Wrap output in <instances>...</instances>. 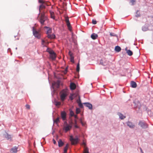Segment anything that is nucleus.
<instances>
[{
    "label": "nucleus",
    "mask_w": 153,
    "mask_h": 153,
    "mask_svg": "<svg viewBox=\"0 0 153 153\" xmlns=\"http://www.w3.org/2000/svg\"><path fill=\"white\" fill-rule=\"evenodd\" d=\"M69 54L70 57H74L73 53L71 51L69 52Z\"/></svg>",
    "instance_id": "nucleus-33"
},
{
    "label": "nucleus",
    "mask_w": 153,
    "mask_h": 153,
    "mask_svg": "<svg viewBox=\"0 0 153 153\" xmlns=\"http://www.w3.org/2000/svg\"><path fill=\"white\" fill-rule=\"evenodd\" d=\"M74 127L76 128H78V126L77 125H76L74 126Z\"/></svg>",
    "instance_id": "nucleus-49"
},
{
    "label": "nucleus",
    "mask_w": 153,
    "mask_h": 153,
    "mask_svg": "<svg viewBox=\"0 0 153 153\" xmlns=\"http://www.w3.org/2000/svg\"><path fill=\"white\" fill-rule=\"evenodd\" d=\"M61 117L63 120H65L66 118V113L64 111L62 112L61 113Z\"/></svg>",
    "instance_id": "nucleus-11"
},
{
    "label": "nucleus",
    "mask_w": 153,
    "mask_h": 153,
    "mask_svg": "<svg viewBox=\"0 0 153 153\" xmlns=\"http://www.w3.org/2000/svg\"><path fill=\"white\" fill-rule=\"evenodd\" d=\"M26 107L27 108L29 109H30V106L28 104L26 105H25Z\"/></svg>",
    "instance_id": "nucleus-40"
},
{
    "label": "nucleus",
    "mask_w": 153,
    "mask_h": 153,
    "mask_svg": "<svg viewBox=\"0 0 153 153\" xmlns=\"http://www.w3.org/2000/svg\"><path fill=\"white\" fill-rule=\"evenodd\" d=\"M121 50V48L120 47L117 46L115 47V50L117 52H120Z\"/></svg>",
    "instance_id": "nucleus-25"
},
{
    "label": "nucleus",
    "mask_w": 153,
    "mask_h": 153,
    "mask_svg": "<svg viewBox=\"0 0 153 153\" xmlns=\"http://www.w3.org/2000/svg\"><path fill=\"white\" fill-rule=\"evenodd\" d=\"M140 150H141V153H142L143 152L142 151V149L141 148H140Z\"/></svg>",
    "instance_id": "nucleus-51"
},
{
    "label": "nucleus",
    "mask_w": 153,
    "mask_h": 153,
    "mask_svg": "<svg viewBox=\"0 0 153 153\" xmlns=\"http://www.w3.org/2000/svg\"><path fill=\"white\" fill-rule=\"evenodd\" d=\"M138 11H137V12H136V13H138Z\"/></svg>",
    "instance_id": "nucleus-53"
},
{
    "label": "nucleus",
    "mask_w": 153,
    "mask_h": 153,
    "mask_svg": "<svg viewBox=\"0 0 153 153\" xmlns=\"http://www.w3.org/2000/svg\"><path fill=\"white\" fill-rule=\"evenodd\" d=\"M78 95V94H77L76 95V96H77V95Z\"/></svg>",
    "instance_id": "nucleus-55"
},
{
    "label": "nucleus",
    "mask_w": 153,
    "mask_h": 153,
    "mask_svg": "<svg viewBox=\"0 0 153 153\" xmlns=\"http://www.w3.org/2000/svg\"><path fill=\"white\" fill-rule=\"evenodd\" d=\"M18 148L16 146L12 148L10 150L11 153H16L17 152Z\"/></svg>",
    "instance_id": "nucleus-13"
},
{
    "label": "nucleus",
    "mask_w": 153,
    "mask_h": 153,
    "mask_svg": "<svg viewBox=\"0 0 153 153\" xmlns=\"http://www.w3.org/2000/svg\"><path fill=\"white\" fill-rule=\"evenodd\" d=\"M142 153H144L143 152Z\"/></svg>",
    "instance_id": "nucleus-56"
},
{
    "label": "nucleus",
    "mask_w": 153,
    "mask_h": 153,
    "mask_svg": "<svg viewBox=\"0 0 153 153\" xmlns=\"http://www.w3.org/2000/svg\"><path fill=\"white\" fill-rule=\"evenodd\" d=\"M76 85L73 83H71L70 85V89L72 90H74L76 88Z\"/></svg>",
    "instance_id": "nucleus-16"
},
{
    "label": "nucleus",
    "mask_w": 153,
    "mask_h": 153,
    "mask_svg": "<svg viewBox=\"0 0 153 153\" xmlns=\"http://www.w3.org/2000/svg\"><path fill=\"white\" fill-rule=\"evenodd\" d=\"M45 5L43 4H41L39 7V15H40L41 14V13H40L41 11L43 9H45Z\"/></svg>",
    "instance_id": "nucleus-10"
},
{
    "label": "nucleus",
    "mask_w": 153,
    "mask_h": 153,
    "mask_svg": "<svg viewBox=\"0 0 153 153\" xmlns=\"http://www.w3.org/2000/svg\"><path fill=\"white\" fill-rule=\"evenodd\" d=\"M139 124L143 128H146L147 127V125L145 123L142 122H140Z\"/></svg>",
    "instance_id": "nucleus-8"
},
{
    "label": "nucleus",
    "mask_w": 153,
    "mask_h": 153,
    "mask_svg": "<svg viewBox=\"0 0 153 153\" xmlns=\"http://www.w3.org/2000/svg\"><path fill=\"white\" fill-rule=\"evenodd\" d=\"M70 60H71V62L74 63V57H70Z\"/></svg>",
    "instance_id": "nucleus-35"
},
{
    "label": "nucleus",
    "mask_w": 153,
    "mask_h": 153,
    "mask_svg": "<svg viewBox=\"0 0 153 153\" xmlns=\"http://www.w3.org/2000/svg\"><path fill=\"white\" fill-rule=\"evenodd\" d=\"M57 84V88H59V83H57V84Z\"/></svg>",
    "instance_id": "nucleus-47"
},
{
    "label": "nucleus",
    "mask_w": 153,
    "mask_h": 153,
    "mask_svg": "<svg viewBox=\"0 0 153 153\" xmlns=\"http://www.w3.org/2000/svg\"><path fill=\"white\" fill-rule=\"evenodd\" d=\"M83 153H89V149L88 147H85L84 148Z\"/></svg>",
    "instance_id": "nucleus-27"
},
{
    "label": "nucleus",
    "mask_w": 153,
    "mask_h": 153,
    "mask_svg": "<svg viewBox=\"0 0 153 153\" xmlns=\"http://www.w3.org/2000/svg\"><path fill=\"white\" fill-rule=\"evenodd\" d=\"M70 114L71 116H74V112L71 110L70 111Z\"/></svg>",
    "instance_id": "nucleus-34"
},
{
    "label": "nucleus",
    "mask_w": 153,
    "mask_h": 153,
    "mask_svg": "<svg viewBox=\"0 0 153 153\" xmlns=\"http://www.w3.org/2000/svg\"><path fill=\"white\" fill-rule=\"evenodd\" d=\"M70 140L71 141V144L73 145L76 144L79 141V138L78 136H76L75 138H73L72 136H71Z\"/></svg>",
    "instance_id": "nucleus-5"
},
{
    "label": "nucleus",
    "mask_w": 153,
    "mask_h": 153,
    "mask_svg": "<svg viewBox=\"0 0 153 153\" xmlns=\"http://www.w3.org/2000/svg\"><path fill=\"white\" fill-rule=\"evenodd\" d=\"M137 14H138V13H137ZM140 16V15H136V16L137 17H138V16Z\"/></svg>",
    "instance_id": "nucleus-52"
},
{
    "label": "nucleus",
    "mask_w": 153,
    "mask_h": 153,
    "mask_svg": "<svg viewBox=\"0 0 153 153\" xmlns=\"http://www.w3.org/2000/svg\"><path fill=\"white\" fill-rule=\"evenodd\" d=\"M92 23L93 24L95 25L97 24V21L96 20L93 19L92 20Z\"/></svg>",
    "instance_id": "nucleus-36"
},
{
    "label": "nucleus",
    "mask_w": 153,
    "mask_h": 153,
    "mask_svg": "<svg viewBox=\"0 0 153 153\" xmlns=\"http://www.w3.org/2000/svg\"><path fill=\"white\" fill-rule=\"evenodd\" d=\"M53 143L54 144H56V141L54 139H53Z\"/></svg>",
    "instance_id": "nucleus-46"
},
{
    "label": "nucleus",
    "mask_w": 153,
    "mask_h": 153,
    "mask_svg": "<svg viewBox=\"0 0 153 153\" xmlns=\"http://www.w3.org/2000/svg\"><path fill=\"white\" fill-rule=\"evenodd\" d=\"M6 137L7 140H9L10 139H11V136L10 135H7V136Z\"/></svg>",
    "instance_id": "nucleus-38"
},
{
    "label": "nucleus",
    "mask_w": 153,
    "mask_h": 153,
    "mask_svg": "<svg viewBox=\"0 0 153 153\" xmlns=\"http://www.w3.org/2000/svg\"><path fill=\"white\" fill-rule=\"evenodd\" d=\"M77 102L78 103V105L80 108H82L83 105L82 103L81 102L80 97L79 96V99L76 100Z\"/></svg>",
    "instance_id": "nucleus-9"
},
{
    "label": "nucleus",
    "mask_w": 153,
    "mask_h": 153,
    "mask_svg": "<svg viewBox=\"0 0 153 153\" xmlns=\"http://www.w3.org/2000/svg\"><path fill=\"white\" fill-rule=\"evenodd\" d=\"M110 35L111 36H117V35L113 33H110Z\"/></svg>",
    "instance_id": "nucleus-32"
},
{
    "label": "nucleus",
    "mask_w": 153,
    "mask_h": 153,
    "mask_svg": "<svg viewBox=\"0 0 153 153\" xmlns=\"http://www.w3.org/2000/svg\"><path fill=\"white\" fill-rule=\"evenodd\" d=\"M82 145H83L84 146V148H85V147H87L86 146V143H85V142L84 141L83 142V143H82Z\"/></svg>",
    "instance_id": "nucleus-41"
},
{
    "label": "nucleus",
    "mask_w": 153,
    "mask_h": 153,
    "mask_svg": "<svg viewBox=\"0 0 153 153\" xmlns=\"http://www.w3.org/2000/svg\"><path fill=\"white\" fill-rule=\"evenodd\" d=\"M131 86L133 88H135L137 87V85L136 83L133 81H131Z\"/></svg>",
    "instance_id": "nucleus-18"
},
{
    "label": "nucleus",
    "mask_w": 153,
    "mask_h": 153,
    "mask_svg": "<svg viewBox=\"0 0 153 153\" xmlns=\"http://www.w3.org/2000/svg\"><path fill=\"white\" fill-rule=\"evenodd\" d=\"M71 126L67 124L65 126H64L63 130L65 131V132H67L70 130L71 128Z\"/></svg>",
    "instance_id": "nucleus-7"
},
{
    "label": "nucleus",
    "mask_w": 153,
    "mask_h": 153,
    "mask_svg": "<svg viewBox=\"0 0 153 153\" xmlns=\"http://www.w3.org/2000/svg\"><path fill=\"white\" fill-rule=\"evenodd\" d=\"M76 71L78 72H79V63L77 64Z\"/></svg>",
    "instance_id": "nucleus-31"
},
{
    "label": "nucleus",
    "mask_w": 153,
    "mask_h": 153,
    "mask_svg": "<svg viewBox=\"0 0 153 153\" xmlns=\"http://www.w3.org/2000/svg\"><path fill=\"white\" fill-rule=\"evenodd\" d=\"M80 111V109L79 108H77L76 109V112L77 114H78Z\"/></svg>",
    "instance_id": "nucleus-37"
},
{
    "label": "nucleus",
    "mask_w": 153,
    "mask_h": 153,
    "mask_svg": "<svg viewBox=\"0 0 153 153\" xmlns=\"http://www.w3.org/2000/svg\"><path fill=\"white\" fill-rule=\"evenodd\" d=\"M55 105L56 106H58L60 105L61 103L60 102L55 101Z\"/></svg>",
    "instance_id": "nucleus-29"
},
{
    "label": "nucleus",
    "mask_w": 153,
    "mask_h": 153,
    "mask_svg": "<svg viewBox=\"0 0 153 153\" xmlns=\"http://www.w3.org/2000/svg\"><path fill=\"white\" fill-rule=\"evenodd\" d=\"M98 37V35L95 33L92 34L91 36V38L93 39H96Z\"/></svg>",
    "instance_id": "nucleus-17"
},
{
    "label": "nucleus",
    "mask_w": 153,
    "mask_h": 153,
    "mask_svg": "<svg viewBox=\"0 0 153 153\" xmlns=\"http://www.w3.org/2000/svg\"><path fill=\"white\" fill-rule=\"evenodd\" d=\"M74 94H71L69 97L70 99L71 100H73V99L74 98Z\"/></svg>",
    "instance_id": "nucleus-30"
},
{
    "label": "nucleus",
    "mask_w": 153,
    "mask_h": 153,
    "mask_svg": "<svg viewBox=\"0 0 153 153\" xmlns=\"http://www.w3.org/2000/svg\"><path fill=\"white\" fill-rule=\"evenodd\" d=\"M58 146L59 147H62L64 144V143L62 141L61 139H59L58 141Z\"/></svg>",
    "instance_id": "nucleus-19"
},
{
    "label": "nucleus",
    "mask_w": 153,
    "mask_h": 153,
    "mask_svg": "<svg viewBox=\"0 0 153 153\" xmlns=\"http://www.w3.org/2000/svg\"><path fill=\"white\" fill-rule=\"evenodd\" d=\"M102 61H101L100 62V63H101V64L104 66H105L107 65V63H103V62H102Z\"/></svg>",
    "instance_id": "nucleus-43"
},
{
    "label": "nucleus",
    "mask_w": 153,
    "mask_h": 153,
    "mask_svg": "<svg viewBox=\"0 0 153 153\" xmlns=\"http://www.w3.org/2000/svg\"><path fill=\"white\" fill-rule=\"evenodd\" d=\"M33 35L34 36L37 38L38 39H40L41 38V33L39 31L36 30L34 27H33Z\"/></svg>",
    "instance_id": "nucleus-3"
},
{
    "label": "nucleus",
    "mask_w": 153,
    "mask_h": 153,
    "mask_svg": "<svg viewBox=\"0 0 153 153\" xmlns=\"http://www.w3.org/2000/svg\"><path fill=\"white\" fill-rule=\"evenodd\" d=\"M69 146V145L68 144H66V146L64 147V153H66L67 152V151Z\"/></svg>",
    "instance_id": "nucleus-24"
},
{
    "label": "nucleus",
    "mask_w": 153,
    "mask_h": 153,
    "mask_svg": "<svg viewBox=\"0 0 153 153\" xmlns=\"http://www.w3.org/2000/svg\"><path fill=\"white\" fill-rule=\"evenodd\" d=\"M48 44V43L45 41L44 40L42 39V44L44 46H46Z\"/></svg>",
    "instance_id": "nucleus-22"
},
{
    "label": "nucleus",
    "mask_w": 153,
    "mask_h": 153,
    "mask_svg": "<svg viewBox=\"0 0 153 153\" xmlns=\"http://www.w3.org/2000/svg\"><path fill=\"white\" fill-rule=\"evenodd\" d=\"M127 124L131 128H134L135 126L134 124L128 121L127 123Z\"/></svg>",
    "instance_id": "nucleus-14"
},
{
    "label": "nucleus",
    "mask_w": 153,
    "mask_h": 153,
    "mask_svg": "<svg viewBox=\"0 0 153 153\" xmlns=\"http://www.w3.org/2000/svg\"><path fill=\"white\" fill-rule=\"evenodd\" d=\"M65 21L69 30L70 31H71L72 30V27L71 26V24L68 18V17L65 18Z\"/></svg>",
    "instance_id": "nucleus-6"
},
{
    "label": "nucleus",
    "mask_w": 153,
    "mask_h": 153,
    "mask_svg": "<svg viewBox=\"0 0 153 153\" xmlns=\"http://www.w3.org/2000/svg\"><path fill=\"white\" fill-rule=\"evenodd\" d=\"M46 19V18L45 16V12L43 11L41 13V16L39 18V22L42 25H44V22Z\"/></svg>",
    "instance_id": "nucleus-2"
},
{
    "label": "nucleus",
    "mask_w": 153,
    "mask_h": 153,
    "mask_svg": "<svg viewBox=\"0 0 153 153\" xmlns=\"http://www.w3.org/2000/svg\"><path fill=\"white\" fill-rule=\"evenodd\" d=\"M59 119L60 118L59 117H57L55 120H53L54 123L57 124L59 122Z\"/></svg>",
    "instance_id": "nucleus-26"
},
{
    "label": "nucleus",
    "mask_w": 153,
    "mask_h": 153,
    "mask_svg": "<svg viewBox=\"0 0 153 153\" xmlns=\"http://www.w3.org/2000/svg\"><path fill=\"white\" fill-rule=\"evenodd\" d=\"M47 51L50 54L49 59L52 61L55 60L56 59V53L52 50L48 48Z\"/></svg>",
    "instance_id": "nucleus-1"
},
{
    "label": "nucleus",
    "mask_w": 153,
    "mask_h": 153,
    "mask_svg": "<svg viewBox=\"0 0 153 153\" xmlns=\"http://www.w3.org/2000/svg\"><path fill=\"white\" fill-rule=\"evenodd\" d=\"M67 95V92L65 90H63L60 93V97L62 101H63L65 99Z\"/></svg>",
    "instance_id": "nucleus-4"
},
{
    "label": "nucleus",
    "mask_w": 153,
    "mask_h": 153,
    "mask_svg": "<svg viewBox=\"0 0 153 153\" xmlns=\"http://www.w3.org/2000/svg\"><path fill=\"white\" fill-rule=\"evenodd\" d=\"M81 124H82V125L83 126H84L85 125V124L84 123H83V122H82V120L81 121Z\"/></svg>",
    "instance_id": "nucleus-48"
},
{
    "label": "nucleus",
    "mask_w": 153,
    "mask_h": 153,
    "mask_svg": "<svg viewBox=\"0 0 153 153\" xmlns=\"http://www.w3.org/2000/svg\"><path fill=\"white\" fill-rule=\"evenodd\" d=\"M75 123L76 124V120H75Z\"/></svg>",
    "instance_id": "nucleus-54"
},
{
    "label": "nucleus",
    "mask_w": 153,
    "mask_h": 153,
    "mask_svg": "<svg viewBox=\"0 0 153 153\" xmlns=\"http://www.w3.org/2000/svg\"><path fill=\"white\" fill-rule=\"evenodd\" d=\"M43 4H44L45 6V5H47V6H49L50 5V4L49 3V4H48V3L45 1H44V3H43Z\"/></svg>",
    "instance_id": "nucleus-39"
},
{
    "label": "nucleus",
    "mask_w": 153,
    "mask_h": 153,
    "mask_svg": "<svg viewBox=\"0 0 153 153\" xmlns=\"http://www.w3.org/2000/svg\"><path fill=\"white\" fill-rule=\"evenodd\" d=\"M67 68H66L65 70L64 71V74H66L67 73Z\"/></svg>",
    "instance_id": "nucleus-45"
},
{
    "label": "nucleus",
    "mask_w": 153,
    "mask_h": 153,
    "mask_svg": "<svg viewBox=\"0 0 153 153\" xmlns=\"http://www.w3.org/2000/svg\"><path fill=\"white\" fill-rule=\"evenodd\" d=\"M131 2L132 4L133 5L134 4V2H135V0H131Z\"/></svg>",
    "instance_id": "nucleus-44"
},
{
    "label": "nucleus",
    "mask_w": 153,
    "mask_h": 153,
    "mask_svg": "<svg viewBox=\"0 0 153 153\" xmlns=\"http://www.w3.org/2000/svg\"><path fill=\"white\" fill-rule=\"evenodd\" d=\"M45 28L47 29L46 33L48 35V34H50L52 32V29L47 27H45Z\"/></svg>",
    "instance_id": "nucleus-20"
},
{
    "label": "nucleus",
    "mask_w": 153,
    "mask_h": 153,
    "mask_svg": "<svg viewBox=\"0 0 153 153\" xmlns=\"http://www.w3.org/2000/svg\"><path fill=\"white\" fill-rule=\"evenodd\" d=\"M118 115L119 116L120 118L122 120L123 119L126 118L125 116H124L123 114L120 113H118Z\"/></svg>",
    "instance_id": "nucleus-23"
},
{
    "label": "nucleus",
    "mask_w": 153,
    "mask_h": 153,
    "mask_svg": "<svg viewBox=\"0 0 153 153\" xmlns=\"http://www.w3.org/2000/svg\"><path fill=\"white\" fill-rule=\"evenodd\" d=\"M39 2L42 3V4H43L44 1L43 0H39Z\"/></svg>",
    "instance_id": "nucleus-42"
},
{
    "label": "nucleus",
    "mask_w": 153,
    "mask_h": 153,
    "mask_svg": "<svg viewBox=\"0 0 153 153\" xmlns=\"http://www.w3.org/2000/svg\"><path fill=\"white\" fill-rule=\"evenodd\" d=\"M50 13L51 14V17L54 19V13L52 11H50Z\"/></svg>",
    "instance_id": "nucleus-28"
},
{
    "label": "nucleus",
    "mask_w": 153,
    "mask_h": 153,
    "mask_svg": "<svg viewBox=\"0 0 153 153\" xmlns=\"http://www.w3.org/2000/svg\"><path fill=\"white\" fill-rule=\"evenodd\" d=\"M125 50L128 56H131L133 55V52L130 50H128L127 47L126 48Z\"/></svg>",
    "instance_id": "nucleus-12"
},
{
    "label": "nucleus",
    "mask_w": 153,
    "mask_h": 153,
    "mask_svg": "<svg viewBox=\"0 0 153 153\" xmlns=\"http://www.w3.org/2000/svg\"><path fill=\"white\" fill-rule=\"evenodd\" d=\"M47 36L48 38L50 39H54L55 37V36L54 34H48Z\"/></svg>",
    "instance_id": "nucleus-21"
},
{
    "label": "nucleus",
    "mask_w": 153,
    "mask_h": 153,
    "mask_svg": "<svg viewBox=\"0 0 153 153\" xmlns=\"http://www.w3.org/2000/svg\"><path fill=\"white\" fill-rule=\"evenodd\" d=\"M74 116L75 118H77V115H75Z\"/></svg>",
    "instance_id": "nucleus-50"
},
{
    "label": "nucleus",
    "mask_w": 153,
    "mask_h": 153,
    "mask_svg": "<svg viewBox=\"0 0 153 153\" xmlns=\"http://www.w3.org/2000/svg\"><path fill=\"white\" fill-rule=\"evenodd\" d=\"M83 104H84L86 106L88 107L89 109H92V105L91 104L88 103H84Z\"/></svg>",
    "instance_id": "nucleus-15"
}]
</instances>
